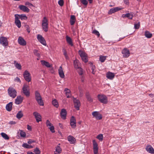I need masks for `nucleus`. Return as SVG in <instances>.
Segmentation results:
<instances>
[{
  "label": "nucleus",
  "mask_w": 154,
  "mask_h": 154,
  "mask_svg": "<svg viewBox=\"0 0 154 154\" xmlns=\"http://www.w3.org/2000/svg\"><path fill=\"white\" fill-rule=\"evenodd\" d=\"M99 113L98 112L95 111L92 113V115L93 117H95V118L98 115Z\"/></svg>",
  "instance_id": "obj_50"
},
{
  "label": "nucleus",
  "mask_w": 154,
  "mask_h": 154,
  "mask_svg": "<svg viewBox=\"0 0 154 154\" xmlns=\"http://www.w3.org/2000/svg\"><path fill=\"white\" fill-rule=\"evenodd\" d=\"M18 42L20 45L22 46H25L26 44V42L21 36L19 37L18 39Z\"/></svg>",
  "instance_id": "obj_11"
},
{
  "label": "nucleus",
  "mask_w": 154,
  "mask_h": 154,
  "mask_svg": "<svg viewBox=\"0 0 154 154\" xmlns=\"http://www.w3.org/2000/svg\"><path fill=\"white\" fill-rule=\"evenodd\" d=\"M61 152V149L59 146L58 145L56 147V151L55 152L54 154H59Z\"/></svg>",
  "instance_id": "obj_29"
},
{
  "label": "nucleus",
  "mask_w": 154,
  "mask_h": 154,
  "mask_svg": "<svg viewBox=\"0 0 154 154\" xmlns=\"http://www.w3.org/2000/svg\"><path fill=\"white\" fill-rule=\"evenodd\" d=\"M14 81L15 82H19L20 83L21 82V81L19 78L18 77H16L14 79Z\"/></svg>",
  "instance_id": "obj_57"
},
{
  "label": "nucleus",
  "mask_w": 154,
  "mask_h": 154,
  "mask_svg": "<svg viewBox=\"0 0 154 154\" xmlns=\"http://www.w3.org/2000/svg\"><path fill=\"white\" fill-rule=\"evenodd\" d=\"M46 124L47 127L50 126L52 125L51 123L50 122V121L48 120H47Z\"/></svg>",
  "instance_id": "obj_54"
},
{
  "label": "nucleus",
  "mask_w": 154,
  "mask_h": 154,
  "mask_svg": "<svg viewBox=\"0 0 154 154\" xmlns=\"http://www.w3.org/2000/svg\"><path fill=\"white\" fill-rule=\"evenodd\" d=\"M97 139L99 140L100 141H102L103 138V135L102 134H99L97 137H96Z\"/></svg>",
  "instance_id": "obj_38"
},
{
  "label": "nucleus",
  "mask_w": 154,
  "mask_h": 154,
  "mask_svg": "<svg viewBox=\"0 0 154 154\" xmlns=\"http://www.w3.org/2000/svg\"><path fill=\"white\" fill-rule=\"evenodd\" d=\"M98 99L101 103L106 104L108 102L107 97H98Z\"/></svg>",
  "instance_id": "obj_14"
},
{
  "label": "nucleus",
  "mask_w": 154,
  "mask_h": 154,
  "mask_svg": "<svg viewBox=\"0 0 154 154\" xmlns=\"http://www.w3.org/2000/svg\"><path fill=\"white\" fill-rule=\"evenodd\" d=\"M26 5H29V6H32L33 5L32 4L28 2H27L25 3Z\"/></svg>",
  "instance_id": "obj_61"
},
{
  "label": "nucleus",
  "mask_w": 154,
  "mask_h": 154,
  "mask_svg": "<svg viewBox=\"0 0 154 154\" xmlns=\"http://www.w3.org/2000/svg\"><path fill=\"white\" fill-rule=\"evenodd\" d=\"M34 152L35 154H40V151L38 148L35 149Z\"/></svg>",
  "instance_id": "obj_49"
},
{
  "label": "nucleus",
  "mask_w": 154,
  "mask_h": 154,
  "mask_svg": "<svg viewBox=\"0 0 154 154\" xmlns=\"http://www.w3.org/2000/svg\"><path fill=\"white\" fill-rule=\"evenodd\" d=\"M68 140L71 144H74L76 141V139L73 136L69 135L67 137Z\"/></svg>",
  "instance_id": "obj_16"
},
{
  "label": "nucleus",
  "mask_w": 154,
  "mask_h": 154,
  "mask_svg": "<svg viewBox=\"0 0 154 154\" xmlns=\"http://www.w3.org/2000/svg\"><path fill=\"white\" fill-rule=\"evenodd\" d=\"M67 115V112L65 109H63L61 110L60 113V116L62 119H65Z\"/></svg>",
  "instance_id": "obj_13"
},
{
  "label": "nucleus",
  "mask_w": 154,
  "mask_h": 154,
  "mask_svg": "<svg viewBox=\"0 0 154 154\" xmlns=\"http://www.w3.org/2000/svg\"><path fill=\"white\" fill-rule=\"evenodd\" d=\"M82 60L85 63H86L88 61V60L87 57V55L85 57L82 58Z\"/></svg>",
  "instance_id": "obj_47"
},
{
  "label": "nucleus",
  "mask_w": 154,
  "mask_h": 154,
  "mask_svg": "<svg viewBox=\"0 0 154 154\" xmlns=\"http://www.w3.org/2000/svg\"><path fill=\"white\" fill-rule=\"evenodd\" d=\"M41 62L42 65L45 66L47 67H51V65L49 63L45 60H41Z\"/></svg>",
  "instance_id": "obj_25"
},
{
  "label": "nucleus",
  "mask_w": 154,
  "mask_h": 154,
  "mask_svg": "<svg viewBox=\"0 0 154 154\" xmlns=\"http://www.w3.org/2000/svg\"><path fill=\"white\" fill-rule=\"evenodd\" d=\"M96 119L98 120L101 119H102V115L100 114L99 113L98 115V116L96 117Z\"/></svg>",
  "instance_id": "obj_55"
},
{
  "label": "nucleus",
  "mask_w": 154,
  "mask_h": 154,
  "mask_svg": "<svg viewBox=\"0 0 154 154\" xmlns=\"http://www.w3.org/2000/svg\"><path fill=\"white\" fill-rule=\"evenodd\" d=\"M33 53L35 55L37 56L38 57H40V54L38 53V51L36 50H34L33 51Z\"/></svg>",
  "instance_id": "obj_42"
},
{
  "label": "nucleus",
  "mask_w": 154,
  "mask_h": 154,
  "mask_svg": "<svg viewBox=\"0 0 154 154\" xmlns=\"http://www.w3.org/2000/svg\"><path fill=\"white\" fill-rule=\"evenodd\" d=\"M93 143L94 153V154H97L98 151V144L95 140H93Z\"/></svg>",
  "instance_id": "obj_6"
},
{
  "label": "nucleus",
  "mask_w": 154,
  "mask_h": 154,
  "mask_svg": "<svg viewBox=\"0 0 154 154\" xmlns=\"http://www.w3.org/2000/svg\"><path fill=\"white\" fill-rule=\"evenodd\" d=\"M123 57H128L130 55V52L129 50L126 48H124L122 51Z\"/></svg>",
  "instance_id": "obj_12"
},
{
  "label": "nucleus",
  "mask_w": 154,
  "mask_h": 154,
  "mask_svg": "<svg viewBox=\"0 0 154 154\" xmlns=\"http://www.w3.org/2000/svg\"><path fill=\"white\" fill-rule=\"evenodd\" d=\"M14 64L15 67L18 69L21 70V66L20 64L16 62V61H14Z\"/></svg>",
  "instance_id": "obj_35"
},
{
  "label": "nucleus",
  "mask_w": 154,
  "mask_h": 154,
  "mask_svg": "<svg viewBox=\"0 0 154 154\" xmlns=\"http://www.w3.org/2000/svg\"><path fill=\"white\" fill-rule=\"evenodd\" d=\"M58 72L60 76L62 78L64 77L65 75L63 70L62 67L61 66L58 69Z\"/></svg>",
  "instance_id": "obj_21"
},
{
  "label": "nucleus",
  "mask_w": 154,
  "mask_h": 154,
  "mask_svg": "<svg viewBox=\"0 0 154 154\" xmlns=\"http://www.w3.org/2000/svg\"><path fill=\"white\" fill-rule=\"evenodd\" d=\"M16 123V122L14 121H11L9 122V124L10 125H14Z\"/></svg>",
  "instance_id": "obj_59"
},
{
  "label": "nucleus",
  "mask_w": 154,
  "mask_h": 154,
  "mask_svg": "<svg viewBox=\"0 0 154 154\" xmlns=\"http://www.w3.org/2000/svg\"><path fill=\"white\" fill-rule=\"evenodd\" d=\"M106 56H100V60L101 62H103L106 59Z\"/></svg>",
  "instance_id": "obj_43"
},
{
  "label": "nucleus",
  "mask_w": 154,
  "mask_h": 154,
  "mask_svg": "<svg viewBox=\"0 0 154 154\" xmlns=\"http://www.w3.org/2000/svg\"><path fill=\"white\" fill-rule=\"evenodd\" d=\"M23 92L26 96L29 95L30 92L29 90V86L27 85L24 84L22 88Z\"/></svg>",
  "instance_id": "obj_4"
},
{
  "label": "nucleus",
  "mask_w": 154,
  "mask_h": 154,
  "mask_svg": "<svg viewBox=\"0 0 154 154\" xmlns=\"http://www.w3.org/2000/svg\"><path fill=\"white\" fill-rule=\"evenodd\" d=\"M49 128L50 130V131L52 133H54L55 131L54 130V126L53 125H51L50 126Z\"/></svg>",
  "instance_id": "obj_51"
},
{
  "label": "nucleus",
  "mask_w": 154,
  "mask_h": 154,
  "mask_svg": "<svg viewBox=\"0 0 154 154\" xmlns=\"http://www.w3.org/2000/svg\"><path fill=\"white\" fill-rule=\"evenodd\" d=\"M76 122H70V125L73 128H75L76 126Z\"/></svg>",
  "instance_id": "obj_52"
},
{
  "label": "nucleus",
  "mask_w": 154,
  "mask_h": 154,
  "mask_svg": "<svg viewBox=\"0 0 154 154\" xmlns=\"http://www.w3.org/2000/svg\"><path fill=\"white\" fill-rule=\"evenodd\" d=\"M146 149L149 153L152 154L154 153V149L151 145L147 146Z\"/></svg>",
  "instance_id": "obj_17"
},
{
  "label": "nucleus",
  "mask_w": 154,
  "mask_h": 154,
  "mask_svg": "<svg viewBox=\"0 0 154 154\" xmlns=\"http://www.w3.org/2000/svg\"><path fill=\"white\" fill-rule=\"evenodd\" d=\"M91 69L92 70V73L93 74H95V72L94 71V69H95V66H93V64H92V63H91Z\"/></svg>",
  "instance_id": "obj_48"
},
{
  "label": "nucleus",
  "mask_w": 154,
  "mask_h": 154,
  "mask_svg": "<svg viewBox=\"0 0 154 154\" xmlns=\"http://www.w3.org/2000/svg\"><path fill=\"white\" fill-rule=\"evenodd\" d=\"M78 72L79 75H81L83 74V69L81 68L78 69Z\"/></svg>",
  "instance_id": "obj_44"
},
{
  "label": "nucleus",
  "mask_w": 154,
  "mask_h": 154,
  "mask_svg": "<svg viewBox=\"0 0 154 154\" xmlns=\"http://www.w3.org/2000/svg\"><path fill=\"white\" fill-rule=\"evenodd\" d=\"M63 50L64 55L65 56V55H67V53H66V50Z\"/></svg>",
  "instance_id": "obj_63"
},
{
  "label": "nucleus",
  "mask_w": 154,
  "mask_h": 154,
  "mask_svg": "<svg viewBox=\"0 0 154 154\" xmlns=\"http://www.w3.org/2000/svg\"><path fill=\"white\" fill-rule=\"evenodd\" d=\"M64 91L66 96H70L71 95V91L70 90L67 88H65Z\"/></svg>",
  "instance_id": "obj_33"
},
{
  "label": "nucleus",
  "mask_w": 154,
  "mask_h": 154,
  "mask_svg": "<svg viewBox=\"0 0 154 154\" xmlns=\"http://www.w3.org/2000/svg\"><path fill=\"white\" fill-rule=\"evenodd\" d=\"M0 42L3 46H6L8 45L7 39L6 38L2 37L0 38Z\"/></svg>",
  "instance_id": "obj_10"
},
{
  "label": "nucleus",
  "mask_w": 154,
  "mask_h": 154,
  "mask_svg": "<svg viewBox=\"0 0 154 154\" xmlns=\"http://www.w3.org/2000/svg\"><path fill=\"white\" fill-rule=\"evenodd\" d=\"M36 100L40 106L44 105V102L41 97H36Z\"/></svg>",
  "instance_id": "obj_22"
},
{
  "label": "nucleus",
  "mask_w": 154,
  "mask_h": 154,
  "mask_svg": "<svg viewBox=\"0 0 154 154\" xmlns=\"http://www.w3.org/2000/svg\"><path fill=\"white\" fill-rule=\"evenodd\" d=\"M73 65L75 68L77 70L81 67V63L76 59L73 61Z\"/></svg>",
  "instance_id": "obj_9"
},
{
  "label": "nucleus",
  "mask_w": 154,
  "mask_h": 154,
  "mask_svg": "<svg viewBox=\"0 0 154 154\" xmlns=\"http://www.w3.org/2000/svg\"><path fill=\"white\" fill-rule=\"evenodd\" d=\"M37 38L38 41L43 45L46 46L47 44L45 38L40 35H38Z\"/></svg>",
  "instance_id": "obj_7"
},
{
  "label": "nucleus",
  "mask_w": 154,
  "mask_h": 154,
  "mask_svg": "<svg viewBox=\"0 0 154 154\" xmlns=\"http://www.w3.org/2000/svg\"><path fill=\"white\" fill-rule=\"evenodd\" d=\"M20 131V134L21 137H25L26 136V133L24 132L23 130H19Z\"/></svg>",
  "instance_id": "obj_37"
},
{
  "label": "nucleus",
  "mask_w": 154,
  "mask_h": 154,
  "mask_svg": "<svg viewBox=\"0 0 154 154\" xmlns=\"http://www.w3.org/2000/svg\"><path fill=\"white\" fill-rule=\"evenodd\" d=\"M23 116V114L22 111H20L18 112L16 115V117L19 119H21Z\"/></svg>",
  "instance_id": "obj_30"
},
{
  "label": "nucleus",
  "mask_w": 154,
  "mask_h": 154,
  "mask_svg": "<svg viewBox=\"0 0 154 154\" xmlns=\"http://www.w3.org/2000/svg\"><path fill=\"white\" fill-rule=\"evenodd\" d=\"M19 8L21 10L24 12L28 13L29 11V9L25 6L20 5L19 6Z\"/></svg>",
  "instance_id": "obj_15"
},
{
  "label": "nucleus",
  "mask_w": 154,
  "mask_h": 154,
  "mask_svg": "<svg viewBox=\"0 0 154 154\" xmlns=\"http://www.w3.org/2000/svg\"><path fill=\"white\" fill-rule=\"evenodd\" d=\"M120 10H121V9L119 7H116L112 8L110 9L108 12V14H111L118 11H119Z\"/></svg>",
  "instance_id": "obj_18"
},
{
  "label": "nucleus",
  "mask_w": 154,
  "mask_h": 154,
  "mask_svg": "<svg viewBox=\"0 0 154 154\" xmlns=\"http://www.w3.org/2000/svg\"><path fill=\"white\" fill-rule=\"evenodd\" d=\"M81 2L84 5L87 6L88 4V2L87 0H80Z\"/></svg>",
  "instance_id": "obj_46"
},
{
  "label": "nucleus",
  "mask_w": 154,
  "mask_h": 154,
  "mask_svg": "<svg viewBox=\"0 0 154 154\" xmlns=\"http://www.w3.org/2000/svg\"><path fill=\"white\" fill-rule=\"evenodd\" d=\"M22 146L27 148H31L32 147H30V145L26 143H24L22 145Z\"/></svg>",
  "instance_id": "obj_45"
},
{
  "label": "nucleus",
  "mask_w": 154,
  "mask_h": 154,
  "mask_svg": "<svg viewBox=\"0 0 154 154\" xmlns=\"http://www.w3.org/2000/svg\"><path fill=\"white\" fill-rule=\"evenodd\" d=\"M78 52L81 58L87 55L85 52L81 50H79Z\"/></svg>",
  "instance_id": "obj_32"
},
{
  "label": "nucleus",
  "mask_w": 154,
  "mask_h": 154,
  "mask_svg": "<svg viewBox=\"0 0 154 154\" xmlns=\"http://www.w3.org/2000/svg\"><path fill=\"white\" fill-rule=\"evenodd\" d=\"M23 76L25 80L27 82H29L31 81V77L30 74L28 71L25 70L23 72Z\"/></svg>",
  "instance_id": "obj_3"
},
{
  "label": "nucleus",
  "mask_w": 154,
  "mask_h": 154,
  "mask_svg": "<svg viewBox=\"0 0 154 154\" xmlns=\"http://www.w3.org/2000/svg\"><path fill=\"white\" fill-rule=\"evenodd\" d=\"M8 91V94L10 96H17V93L14 88L10 87Z\"/></svg>",
  "instance_id": "obj_5"
},
{
  "label": "nucleus",
  "mask_w": 154,
  "mask_h": 154,
  "mask_svg": "<svg viewBox=\"0 0 154 154\" xmlns=\"http://www.w3.org/2000/svg\"><path fill=\"white\" fill-rule=\"evenodd\" d=\"M33 114L37 122H39L42 121V116L39 113L37 112H35L33 113Z\"/></svg>",
  "instance_id": "obj_8"
},
{
  "label": "nucleus",
  "mask_w": 154,
  "mask_h": 154,
  "mask_svg": "<svg viewBox=\"0 0 154 154\" xmlns=\"http://www.w3.org/2000/svg\"><path fill=\"white\" fill-rule=\"evenodd\" d=\"M140 27V22H139L137 23H135L134 24V28L135 29H138Z\"/></svg>",
  "instance_id": "obj_39"
},
{
  "label": "nucleus",
  "mask_w": 154,
  "mask_h": 154,
  "mask_svg": "<svg viewBox=\"0 0 154 154\" xmlns=\"http://www.w3.org/2000/svg\"><path fill=\"white\" fill-rule=\"evenodd\" d=\"M145 37L148 38H150L152 36V34L149 31H146L145 32Z\"/></svg>",
  "instance_id": "obj_34"
},
{
  "label": "nucleus",
  "mask_w": 154,
  "mask_h": 154,
  "mask_svg": "<svg viewBox=\"0 0 154 154\" xmlns=\"http://www.w3.org/2000/svg\"><path fill=\"white\" fill-rule=\"evenodd\" d=\"M52 104L56 108H58L59 106L58 102L56 99H54L53 100Z\"/></svg>",
  "instance_id": "obj_31"
},
{
  "label": "nucleus",
  "mask_w": 154,
  "mask_h": 154,
  "mask_svg": "<svg viewBox=\"0 0 154 154\" xmlns=\"http://www.w3.org/2000/svg\"><path fill=\"white\" fill-rule=\"evenodd\" d=\"M58 4L60 6H62L64 4L63 0H59L58 2Z\"/></svg>",
  "instance_id": "obj_53"
},
{
  "label": "nucleus",
  "mask_w": 154,
  "mask_h": 154,
  "mask_svg": "<svg viewBox=\"0 0 154 154\" xmlns=\"http://www.w3.org/2000/svg\"><path fill=\"white\" fill-rule=\"evenodd\" d=\"M122 17H127L129 19H132L133 17V14L132 13H130L126 14H123Z\"/></svg>",
  "instance_id": "obj_23"
},
{
  "label": "nucleus",
  "mask_w": 154,
  "mask_h": 154,
  "mask_svg": "<svg viewBox=\"0 0 154 154\" xmlns=\"http://www.w3.org/2000/svg\"><path fill=\"white\" fill-rule=\"evenodd\" d=\"M92 33L97 35L98 37H99L100 36V34L99 32L95 29L93 31Z\"/></svg>",
  "instance_id": "obj_40"
},
{
  "label": "nucleus",
  "mask_w": 154,
  "mask_h": 154,
  "mask_svg": "<svg viewBox=\"0 0 154 154\" xmlns=\"http://www.w3.org/2000/svg\"><path fill=\"white\" fill-rule=\"evenodd\" d=\"M2 136L6 140H8L9 137L7 134L4 133H1Z\"/></svg>",
  "instance_id": "obj_36"
},
{
  "label": "nucleus",
  "mask_w": 154,
  "mask_h": 154,
  "mask_svg": "<svg viewBox=\"0 0 154 154\" xmlns=\"http://www.w3.org/2000/svg\"><path fill=\"white\" fill-rule=\"evenodd\" d=\"M70 122H76L75 118L73 116H72L70 119Z\"/></svg>",
  "instance_id": "obj_56"
},
{
  "label": "nucleus",
  "mask_w": 154,
  "mask_h": 154,
  "mask_svg": "<svg viewBox=\"0 0 154 154\" xmlns=\"http://www.w3.org/2000/svg\"><path fill=\"white\" fill-rule=\"evenodd\" d=\"M16 14L15 15V23L16 26L19 28L21 26V23L20 21L18 19L17 17L16 16Z\"/></svg>",
  "instance_id": "obj_20"
},
{
  "label": "nucleus",
  "mask_w": 154,
  "mask_h": 154,
  "mask_svg": "<svg viewBox=\"0 0 154 154\" xmlns=\"http://www.w3.org/2000/svg\"><path fill=\"white\" fill-rule=\"evenodd\" d=\"M35 96H41L39 93L38 91H36L35 92Z\"/></svg>",
  "instance_id": "obj_58"
},
{
  "label": "nucleus",
  "mask_w": 154,
  "mask_h": 154,
  "mask_svg": "<svg viewBox=\"0 0 154 154\" xmlns=\"http://www.w3.org/2000/svg\"><path fill=\"white\" fill-rule=\"evenodd\" d=\"M106 77L110 79H112L115 76V74L114 73L109 72L106 74Z\"/></svg>",
  "instance_id": "obj_19"
},
{
  "label": "nucleus",
  "mask_w": 154,
  "mask_h": 154,
  "mask_svg": "<svg viewBox=\"0 0 154 154\" xmlns=\"http://www.w3.org/2000/svg\"><path fill=\"white\" fill-rule=\"evenodd\" d=\"M87 100L89 101L92 102L93 101L91 97H87Z\"/></svg>",
  "instance_id": "obj_60"
},
{
  "label": "nucleus",
  "mask_w": 154,
  "mask_h": 154,
  "mask_svg": "<svg viewBox=\"0 0 154 154\" xmlns=\"http://www.w3.org/2000/svg\"><path fill=\"white\" fill-rule=\"evenodd\" d=\"M42 26L44 31L47 32L48 31V20L45 17H44L42 22Z\"/></svg>",
  "instance_id": "obj_1"
},
{
  "label": "nucleus",
  "mask_w": 154,
  "mask_h": 154,
  "mask_svg": "<svg viewBox=\"0 0 154 154\" xmlns=\"http://www.w3.org/2000/svg\"><path fill=\"white\" fill-rule=\"evenodd\" d=\"M27 128L28 130H31L32 128L29 125H27Z\"/></svg>",
  "instance_id": "obj_62"
},
{
  "label": "nucleus",
  "mask_w": 154,
  "mask_h": 154,
  "mask_svg": "<svg viewBox=\"0 0 154 154\" xmlns=\"http://www.w3.org/2000/svg\"><path fill=\"white\" fill-rule=\"evenodd\" d=\"M76 18L75 17L74 15H71V16L70 19V23L71 25H73L75 21Z\"/></svg>",
  "instance_id": "obj_28"
},
{
  "label": "nucleus",
  "mask_w": 154,
  "mask_h": 154,
  "mask_svg": "<svg viewBox=\"0 0 154 154\" xmlns=\"http://www.w3.org/2000/svg\"><path fill=\"white\" fill-rule=\"evenodd\" d=\"M23 100V97H17L15 100V103L16 104H19L22 102Z\"/></svg>",
  "instance_id": "obj_24"
},
{
  "label": "nucleus",
  "mask_w": 154,
  "mask_h": 154,
  "mask_svg": "<svg viewBox=\"0 0 154 154\" xmlns=\"http://www.w3.org/2000/svg\"><path fill=\"white\" fill-rule=\"evenodd\" d=\"M73 100L75 108L77 110H79V107L81 106L80 100L77 98H75L74 97H73Z\"/></svg>",
  "instance_id": "obj_2"
},
{
  "label": "nucleus",
  "mask_w": 154,
  "mask_h": 154,
  "mask_svg": "<svg viewBox=\"0 0 154 154\" xmlns=\"http://www.w3.org/2000/svg\"><path fill=\"white\" fill-rule=\"evenodd\" d=\"M19 17H20L21 20L24 19L26 20L27 18V17H26L25 14H21L20 15H18Z\"/></svg>",
  "instance_id": "obj_41"
},
{
  "label": "nucleus",
  "mask_w": 154,
  "mask_h": 154,
  "mask_svg": "<svg viewBox=\"0 0 154 154\" xmlns=\"http://www.w3.org/2000/svg\"><path fill=\"white\" fill-rule=\"evenodd\" d=\"M33 142V141L31 140H29L28 141V143L29 144H30Z\"/></svg>",
  "instance_id": "obj_64"
},
{
  "label": "nucleus",
  "mask_w": 154,
  "mask_h": 154,
  "mask_svg": "<svg viewBox=\"0 0 154 154\" xmlns=\"http://www.w3.org/2000/svg\"><path fill=\"white\" fill-rule=\"evenodd\" d=\"M12 102H10L6 106V109L8 111H10L12 109Z\"/></svg>",
  "instance_id": "obj_27"
},
{
  "label": "nucleus",
  "mask_w": 154,
  "mask_h": 154,
  "mask_svg": "<svg viewBox=\"0 0 154 154\" xmlns=\"http://www.w3.org/2000/svg\"><path fill=\"white\" fill-rule=\"evenodd\" d=\"M66 39L67 43L69 45H70L72 46L73 45L72 39L70 37L68 36H66Z\"/></svg>",
  "instance_id": "obj_26"
}]
</instances>
